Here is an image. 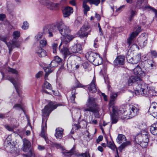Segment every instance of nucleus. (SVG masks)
Returning a JSON list of instances; mask_svg holds the SVG:
<instances>
[{
	"instance_id": "obj_1",
	"label": "nucleus",
	"mask_w": 157,
	"mask_h": 157,
	"mask_svg": "<svg viewBox=\"0 0 157 157\" xmlns=\"http://www.w3.org/2000/svg\"><path fill=\"white\" fill-rule=\"evenodd\" d=\"M128 83L129 86H136L135 93L136 95L147 96L148 85L145 83L141 78L137 76H131L129 78Z\"/></svg>"
},
{
	"instance_id": "obj_2",
	"label": "nucleus",
	"mask_w": 157,
	"mask_h": 157,
	"mask_svg": "<svg viewBox=\"0 0 157 157\" xmlns=\"http://www.w3.org/2000/svg\"><path fill=\"white\" fill-rule=\"evenodd\" d=\"M61 105V104H55L54 102L50 101L49 102L48 105L45 106L44 108L42 109V116L43 117L42 118L41 136L44 139L47 137L45 135V129L47 128L46 122L48 117L52 111L56 109L58 106Z\"/></svg>"
},
{
	"instance_id": "obj_3",
	"label": "nucleus",
	"mask_w": 157,
	"mask_h": 157,
	"mask_svg": "<svg viewBox=\"0 0 157 157\" xmlns=\"http://www.w3.org/2000/svg\"><path fill=\"white\" fill-rule=\"evenodd\" d=\"M86 105L87 108L84 109V112H91L96 117H99L100 109L99 105H98L95 98L89 96Z\"/></svg>"
},
{
	"instance_id": "obj_4",
	"label": "nucleus",
	"mask_w": 157,
	"mask_h": 157,
	"mask_svg": "<svg viewBox=\"0 0 157 157\" xmlns=\"http://www.w3.org/2000/svg\"><path fill=\"white\" fill-rule=\"evenodd\" d=\"M62 44V42L60 44L59 49L60 52L64 55L65 58L68 55L72 56L75 53H81L82 52V49L81 45L79 44H76L74 45L71 46L69 49L67 47H63L62 49H60V46Z\"/></svg>"
},
{
	"instance_id": "obj_5",
	"label": "nucleus",
	"mask_w": 157,
	"mask_h": 157,
	"mask_svg": "<svg viewBox=\"0 0 157 157\" xmlns=\"http://www.w3.org/2000/svg\"><path fill=\"white\" fill-rule=\"evenodd\" d=\"M5 79L8 80L13 83L15 88L19 96V97L21 99L22 97L21 95V94L22 91L21 90L20 87L17 84L16 80H15L13 78L10 77H6ZM21 101L22 100L21 99V100L19 101V103L15 104L13 106V108L16 110H18L21 109H22L23 112H24V109L22 108V104L21 102Z\"/></svg>"
},
{
	"instance_id": "obj_6",
	"label": "nucleus",
	"mask_w": 157,
	"mask_h": 157,
	"mask_svg": "<svg viewBox=\"0 0 157 157\" xmlns=\"http://www.w3.org/2000/svg\"><path fill=\"white\" fill-rule=\"evenodd\" d=\"M57 31L56 23L49 26H45L43 28V33L49 37H53V33Z\"/></svg>"
},
{
	"instance_id": "obj_7",
	"label": "nucleus",
	"mask_w": 157,
	"mask_h": 157,
	"mask_svg": "<svg viewBox=\"0 0 157 157\" xmlns=\"http://www.w3.org/2000/svg\"><path fill=\"white\" fill-rule=\"evenodd\" d=\"M56 26L57 29V31H59L61 35L63 36L71 32L69 27L65 25L62 21L56 22Z\"/></svg>"
},
{
	"instance_id": "obj_8",
	"label": "nucleus",
	"mask_w": 157,
	"mask_h": 157,
	"mask_svg": "<svg viewBox=\"0 0 157 157\" xmlns=\"http://www.w3.org/2000/svg\"><path fill=\"white\" fill-rule=\"evenodd\" d=\"M139 110V107L137 105H130L128 111L124 113V115H126L127 118H132L137 115Z\"/></svg>"
},
{
	"instance_id": "obj_9",
	"label": "nucleus",
	"mask_w": 157,
	"mask_h": 157,
	"mask_svg": "<svg viewBox=\"0 0 157 157\" xmlns=\"http://www.w3.org/2000/svg\"><path fill=\"white\" fill-rule=\"evenodd\" d=\"M23 151L25 152H27L29 151L28 153V155L29 157H33L34 156V153L32 150H30L31 147L30 142L26 139L24 138L23 140Z\"/></svg>"
},
{
	"instance_id": "obj_10",
	"label": "nucleus",
	"mask_w": 157,
	"mask_h": 157,
	"mask_svg": "<svg viewBox=\"0 0 157 157\" xmlns=\"http://www.w3.org/2000/svg\"><path fill=\"white\" fill-rule=\"evenodd\" d=\"M128 52L126 56V58L127 61L130 63L132 64H137L140 61L141 59V55L139 54L136 55L135 56L132 57L130 56Z\"/></svg>"
},
{
	"instance_id": "obj_11",
	"label": "nucleus",
	"mask_w": 157,
	"mask_h": 157,
	"mask_svg": "<svg viewBox=\"0 0 157 157\" xmlns=\"http://www.w3.org/2000/svg\"><path fill=\"white\" fill-rule=\"evenodd\" d=\"M112 110V113L111 114V118L112 124H116L118 121L119 111L118 107H114L111 108Z\"/></svg>"
},
{
	"instance_id": "obj_12",
	"label": "nucleus",
	"mask_w": 157,
	"mask_h": 157,
	"mask_svg": "<svg viewBox=\"0 0 157 157\" xmlns=\"http://www.w3.org/2000/svg\"><path fill=\"white\" fill-rule=\"evenodd\" d=\"M17 40H12L11 42L6 43L9 50V53H10L13 49L14 48H19L21 44V43Z\"/></svg>"
},
{
	"instance_id": "obj_13",
	"label": "nucleus",
	"mask_w": 157,
	"mask_h": 157,
	"mask_svg": "<svg viewBox=\"0 0 157 157\" xmlns=\"http://www.w3.org/2000/svg\"><path fill=\"white\" fill-rule=\"evenodd\" d=\"M125 56L123 55L118 56L113 62L115 66L123 65L124 63Z\"/></svg>"
},
{
	"instance_id": "obj_14",
	"label": "nucleus",
	"mask_w": 157,
	"mask_h": 157,
	"mask_svg": "<svg viewBox=\"0 0 157 157\" xmlns=\"http://www.w3.org/2000/svg\"><path fill=\"white\" fill-rule=\"evenodd\" d=\"M89 91L90 92L93 93H95L97 91V87L96 82V78L95 76L89 84L88 87Z\"/></svg>"
},
{
	"instance_id": "obj_15",
	"label": "nucleus",
	"mask_w": 157,
	"mask_h": 157,
	"mask_svg": "<svg viewBox=\"0 0 157 157\" xmlns=\"http://www.w3.org/2000/svg\"><path fill=\"white\" fill-rule=\"evenodd\" d=\"M5 69V70L7 71L8 72H10L14 74L17 79L19 77V75L18 71L15 69L12 68L10 67H7L6 69H4V70H1L0 71L2 75V79H3L4 78V71Z\"/></svg>"
},
{
	"instance_id": "obj_16",
	"label": "nucleus",
	"mask_w": 157,
	"mask_h": 157,
	"mask_svg": "<svg viewBox=\"0 0 157 157\" xmlns=\"http://www.w3.org/2000/svg\"><path fill=\"white\" fill-rule=\"evenodd\" d=\"M60 6L59 3H55L49 0L47 8L51 10H58Z\"/></svg>"
},
{
	"instance_id": "obj_17",
	"label": "nucleus",
	"mask_w": 157,
	"mask_h": 157,
	"mask_svg": "<svg viewBox=\"0 0 157 157\" xmlns=\"http://www.w3.org/2000/svg\"><path fill=\"white\" fill-rule=\"evenodd\" d=\"M117 97V94L112 93L110 95V100L109 103V109L110 110L111 108H113L114 107H117L114 105L115 101Z\"/></svg>"
},
{
	"instance_id": "obj_18",
	"label": "nucleus",
	"mask_w": 157,
	"mask_h": 157,
	"mask_svg": "<svg viewBox=\"0 0 157 157\" xmlns=\"http://www.w3.org/2000/svg\"><path fill=\"white\" fill-rule=\"evenodd\" d=\"M63 16L67 17L69 16L73 12V9L71 7L67 6L65 7L62 10Z\"/></svg>"
},
{
	"instance_id": "obj_19",
	"label": "nucleus",
	"mask_w": 157,
	"mask_h": 157,
	"mask_svg": "<svg viewBox=\"0 0 157 157\" xmlns=\"http://www.w3.org/2000/svg\"><path fill=\"white\" fill-rule=\"evenodd\" d=\"M97 54V53L93 52H88L86 54L85 57L88 60L92 63Z\"/></svg>"
},
{
	"instance_id": "obj_20",
	"label": "nucleus",
	"mask_w": 157,
	"mask_h": 157,
	"mask_svg": "<svg viewBox=\"0 0 157 157\" xmlns=\"http://www.w3.org/2000/svg\"><path fill=\"white\" fill-rule=\"evenodd\" d=\"M148 67L145 69V72L147 73L151 72L153 68L155 67L154 63L152 60H148L147 61Z\"/></svg>"
},
{
	"instance_id": "obj_21",
	"label": "nucleus",
	"mask_w": 157,
	"mask_h": 157,
	"mask_svg": "<svg viewBox=\"0 0 157 157\" xmlns=\"http://www.w3.org/2000/svg\"><path fill=\"white\" fill-rule=\"evenodd\" d=\"M133 72L134 75H136L135 76H137L140 78L143 76V74H144V72L141 71V68L139 65H137L133 69ZM132 76H135V75Z\"/></svg>"
},
{
	"instance_id": "obj_22",
	"label": "nucleus",
	"mask_w": 157,
	"mask_h": 157,
	"mask_svg": "<svg viewBox=\"0 0 157 157\" xmlns=\"http://www.w3.org/2000/svg\"><path fill=\"white\" fill-rule=\"evenodd\" d=\"M63 37H64V40H63V42L65 44H67L70 41L75 37V35H72L69 33H67Z\"/></svg>"
},
{
	"instance_id": "obj_23",
	"label": "nucleus",
	"mask_w": 157,
	"mask_h": 157,
	"mask_svg": "<svg viewBox=\"0 0 157 157\" xmlns=\"http://www.w3.org/2000/svg\"><path fill=\"white\" fill-rule=\"evenodd\" d=\"M36 53L38 56L40 57H44L47 55L45 51L40 47H37L36 50Z\"/></svg>"
},
{
	"instance_id": "obj_24",
	"label": "nucleus",
	"mask_w": 157,
	"mask_h": 157,
	"mask_svg": "<svg viewBox=\"0 0 157 157\" xmlns=\"http://www.w3.org/2000/svg\"><path fill=\"white\" fill-rule=\"evenodd\" d=\"M56 132L55 136L57 139H61L62 138L63 135V129L60 128H58L56 129Z\"/></svg>"
},
{
	"instance_id": "obj_25",
	"label": "nucleus",
	"mask_w": 157,
	"mask_h": 157,
	"mask_svg": "<svg viewBox=\"0 0 157 157\" xmlns=\"http://www.w3.org/2000/svg\"><path fill=\"white\" fill-rule=\"evenodd\" d=\"M95 59L92 63L95 66H98L101 64L102 63V58L101 57L99 54H97Z\"/></svg>"
},
{
	"instance_id": "obj_26",
	"label": "nucleus",
	"mask_w": 157,
	"mask_h": 157,
	"mask_svg": "<svg viewBox=\"0 0 157 157\" xmlns=\"http://www.w3.org/2000/svg\"><path fill=\"white\" fill-rule=\"evenodd\" d=\"M150 131L153 135H157V121L156 122L154 123L151 126Z\"/></svg>"
},
{
	"instance_id": "obj_27",
	"label": "nucleus",
	"mask_w": 157,
	"mask_h": 157,
	"mask_svg": "<svg viewBox=\"0 0 157 157\" xmlns=\"http://www.w3.org/2000/svg\"><path fill=\"white\" fill-rule=\"evenodd\" d=\"M126 140L125 136L123 134H118L116 139L117 142L120 144L126 141Z\"/></svg>"
},
{
	"instance_id": "obj_28",
	"label": "nucleus",
	"mask_w": 157,
	"mask_h": 157,
	"mask_svg": "<svg viewBox=\"0 0 157 157\" xmlns=\"http://www.w3.org/2000/svg\"><path fill=\"white\" fill-rule=\"evenodd\" d=\"M107 146L111 149L113 152H114L115 150L116 151V149H117L114 142L112 140L109 141V142H107Z\"/></svg>"
},
{
	"instance_id": "obj_29",
	"label": "nucleus",
	"mask_w": 157,
	"mask_h": 157,
	"mask_svg": "<svg viewBox=\"0 0 157 157\" xmlns=\"http://www.w3.org/2000/svg\"><path fill=\"white\" fill-rule=\"evenodd\" d=\"M91 31V30H90L88 32H85L83 31H80V30L79 31V36L80 38H84L85 37L86 38L88 35L90 34V33Z\"/></svg>"
},
{
	"instance_id": "obj_30",
	"label": "nucleus",
	"mask_w": 157,
	"mask_h": 157,
	"mask_svg": "<svg viewBox=\"0 0 157 157\" xmlns=\"http://www.w3.org/2000/svg\"><path fill=\"white\" fill-rule=\"evenodd\" d=\"M148 92H149L147 96L150 97L152 96L155 94L156 93L155 90V87L154 86H151L149 87V89H148Z\"/></svg>"
},
{
	"instance_id": "obj_31",
	"label": "nucleus",
	"mask_w": 157,
	"mask_h": 157,
	"mask_svg": "<svg viewBox=\"0 0 157 157\" xmlns=\"http://www.w3.org/2000/svg\"><path fill=\"white\" fill-rule=\"evenodd\" d=\"M144 9L145 10H147L149 11H153L155 13V16L157 18V10H156L149 5H146L144 6Z\"/></svg>"
},
{
	"instance_id": "obj_32",
	"label": "nucleus",
	"mask_w": 157,
	"mask_h": 157,
	"mask_svg": "<svg viewBox=\"0 0 157 157\" xmlns=\"http://www.w3.org/2000/svg\"><path fill=\"white\" fill-rule=\"evenodd\" d=\"M47 89L48 90H52V87L51 85L46 81H44L42 85V89Z\"/></svg>"
},
{
	"instance_id": "obj_33",
	"label": "nucleus",
	"mask_w": 157,
	"mask_h": 157,
	"mask_svg": "<svg viewBox=\"0 0 157 157\" xmlns=\"http://www.w3.org/2000/svg\"><path fill=\"white\" fill-rule=\"evenodd\" d=\"M75 92L76 90L75 89V88H74V89L72 90L71 95L70 98V101L72 103H75Z\"/></svg>"
},
{
	"instance_id": "obj_34",
	"label": "nucleus",
	"mask_w": 157,
	"mask_h": 157,
	"mask_svg": "<svg viewBox=\"0 0 157 157\" xmlns=\"http://www.w3.org/2000/svg\"><path fill=\"white\" fill-rule=\"evenodd\" d=\"M122 144L119 147V150L121 151L122 150L126 147L129 145L130 144V142L129 141H127L122 143Z\"/></svg>"
},
{
	"instance_id": "obj_35",
	"label": "nucleus",
	"mask_w": 157,
	"mask_h": 157,
	"mask_svg": "<svg viewBox=\"0 0 157 157\" xmlns=\"http://www.w3.org/2000/svg\"><path fill=\"white\" fill-rule=\"evenodd\" d=\"M58 65L57 63H56L55 60L53 59L52 60L51 63L49 65V66L47 68H49V69L53 70V68L54 67H56Z\"/></svg>"
},
{
	"instance_id": "obj_36",
	"label": "nucleus",
	"mask_w": 157,
	"mask_h": 157,
	"mask_svg": "<svg viewBox=\"0 0 157 157\" xmlns=\"http://www.w3.org/2000/svg\"><path fill=\"white\" fill-rule=\"evenodd\" d=\"M20 36V33L18 31H15L13 33V40H17Z\"/></svg>"
},
{
	"instance_id": "obj_37",
	"label": "nucleus",
	"mask_w": 157,
	"mask_h": 157,
	"mask_svg": "<svg viewBox=\"0 0 157 157\" xmlns=\"http://www.w3.org/2000/svg\"><path fill=\"white\" fill-rule=\"evenodd\" d=\"M142 125H143L144 128V129H143V128H140L142 130L141 131L140 133V134H141V135L143 136H144L147 135H149V133L147 131L146 128V126L145 125V124H142Z\"/></svg>"
},
{
	"instance_id": "obj_38",
	"label": "nucleus",
	"mask_w": 157,
	"mask_h": 157,
	"mask_svg": "<svg viewBox=\"0 0 157 157\" xmlns=\"http://www.w3.org/2000/svg\"><path fill=\"white\" fill-rule=\"evenodd\" d=\"M151 110V109H149L148 112L149 114L154 117H157V109H154Z\"/></svg>"
},
{
	"instance_id": "obj_39",
	"label": "nucleus",
	"mask_w": 157,
	"mask_h": 157,
	"mask_svg": "<svg viewBox=\"0 0 157 157\" xmlns=\"http://www.w3.org/2000/svg\"><path fill=\"white\" fill-rule=\"evenodd\" d=\"M45 74L44 76V78L45 80L48 79V77L49 73L53 71V70L49 69V68L45 67L44 69Z\"/></svg>"
},
{
	"instance_id": "obj_40",
	"label": "nucleus",
	"mask_w": 157,
	"mask_h": 157,
	"mask_svg": "<svg viewBox=\"0 0 157 157\" xmlns=\"http://www.w3.org/2000/svg\"><path fill=\"white\" fill-rule=\"evenodd\" d=\"M135 140L136 141L139 143L143 141V136L140 133L138 134L135 137Z\"/></svg>"
},
{
	"instance_id": "obj_41",
	"label": "nucleus",
	"mask_w": 157,
	"mask_h": 157,
	"mask_svg": "<svg viewBox=\"0 0 157 157\" xmlns=\"http://www.w3.org/2000/svg\"><path fill=\"white\" fill-rule=\"evenodd\" d=\"M87 1L86 0H84L83 2L82 7L84 8V10L89 11L90 10L89 6L87 5Z\"/></svg>"
},
{
	"instance_id": "obj_42",
	"label": "nucleus",
	"mask_w": 157,
	"mask_h": 157,
	"mask_svg": "<svg viewBox=\"0 0 157 157\" xmlns=\"http://www.w3.org/2000/svg\"><path fill=\"white\" fill-rule=\"evenodd\" d=\"M75 86L73 87L72 88V90L74 89V88H75V89L76 88H83L85 86H83L82 84H81L78 80H76L75 82Z\"/></svg>"
},
{
	"instance_id": "obj_43",
	"label": "nucleus",
	"mask_w": 157,
	"mask_h": 157,
	"mask_svg": "<svg viewBox=\"0 0 157 157\" xmlns=\"http://www.w3.org/2000/svg\"><path fill=\"white\" fill-rule=\"evenodd\" d=\"M47 44V41L45 38L41 40L40 41V46L42 47H45Z\"/></svg>"
},
{
	"instance_id": "obj_44",
	"label": "nucleus",
	"mask_w": 157,
	"mask_h": 157,
	"mask_svg": "<svg viewBox=\"0 0 157 157\" xmlns=\"http://www.w3.org/2000/svg\"><path fill=\"white\" fill-rule=\"evenodd\" d=\"M136 11L135 10H132L130 12V16L129 17V20L130 21H131L134 18V16L136 15Z\"/></svg>"
},
{
	"instance_id": "obj_45",
	"label": "nucleus",
	"mask_w": 157,
	"mask_h": 157,
	"mask_svg": "<svg viewBox=\"0 0 157 157\" xmlns=\"http://www.w3.org/2000/svg\"><path fill=\"white\" fill-rule=\"evenodd\" d=\"M135 37V36H134L132 34H131L129 37L127 39V43L129 46H130L132 44L133 39Z\"/></svg>"
},
{
	"instance_id": "obj_46",
	"label": "nucleus",
	"mask_w": 157,
	"mask_h": 157,
	"mask_svg": "<svg viewBox=\"0 0 157 157\" xmlns=\"http://www.w3.org/2000/svg\"><path fill=\"white\" fill-rule=\"evenodd\" d=\"M91 29L88 26L84 25L80 29V31H83L85 32H88Z\"/></svg>"
},
{
	"instance_id": "obj_47",
	"label": "nucleus",
	"mask_w": 157,
	"mask_h": 157,
	"mask_svg": "<svg viewBox=\"0 0 157 157\" xmlns=\"http://www.w3.org/2000/svg\"><path fill=\"white\" fill-rule=\"evenodd\" d=\"M141 31V29L140 27H138L136 30L135 32H133L131 33L132 35L136 37L139 33Z\"/></svg>"
},
{
	"instance_id": "obj_48",
	"label": "nucleus",
	"mask_w": 157,
	"mask_h": 157,
	"mask_svg": "<svg viewBox=\"0 0 157 157\" xmlns=\"http://www.w3.org/2000/svg\"><path fill=\"white\" fill-rule=\"evenodd\" d=\"M49 0H39V2L42 5L45 6L47 7Z\"/></svg>"
},
{
	"instance_id": "obj_49",
	"label": "nucleus",
	"mask_w": 157,
	"mask_h": 157,
	"mask_svg": "<svg viewBox=\"0 0 157 157\" xmlns=\"http://www.w3.org/2000/svg\"><path fill=\"white\" fill-rule=\"evenodd\" d=\"M29 27V25L27 21H25L23 22L21 28L23 29L26 30L28 29Z\"/></svg>"
},
{
	"instance_id": "obj_50",
	"label": "nucleus",
	"mask_w": 157,
	"mask_h": 157,
	"mask_svg": "<svg viewBox=\"0 0 157 157\" xmlns=\"http://www.w3.org/2000/svg\"><path fill=\"white\" fill-rule=\"evenodd\" d=\"M54 59L56 63H57L58 65L62 64V59L58 56H55Z\"/></svg>"
},
{
	"instance_id": "obj_51",
	"label": "nucleus",
	"mask_w": 157,
	"mask_h": 157,
	"mask_svg": "<svg viewBox=\"0 0 157 157\" xmlns=\"http://www.w3.org/2000/svg\"><path fill=\"white\" fill-rule=\"evenodd\" d=\"M148 142L143 141L139 143V144L142 148H145L147 146Z\"/></svg>"
},
{
	"instance_id": "obj_52",
	"label": "nucleus",
	"mask_w": 157,
	"mask_h": 157,
	"mask_svg": "<svg viewBox=\"0 0 157 157\" xmlns=\"http://www.w3.org/2000/svg\"><path fill=\"white\" fill-rule=\"evenodd\" d=\"M149 109H151V110L154 109H157V103L155 102H152L150 105Z\"/></svg>"
},
{
	"instance_id": "obj_53",
	"label": "nucleus",
	"mask_w": 157,
	"mask_h": 157,
	"mask_svg": "<svg viewBox=\"0 0 157 157\" xmlns=\"http://www.w3.org/2000/svg\"><path fill=\"white\" fill-rule=\"evenodd\" d=\"M58 44L54 43L52 44V48L53 50V53H55L56 52V50L57 49Z\"/></svg>"
},
{
	"instance_id": "obj_54",
	"label": "nucleus",
	"mask_w": 157,
	"mask_h": 157,
	"mask_svg": "<svg viewBox=\"0 0 157 157\" xmlns=\"http://www.w3.org/2000/svg\"><path fill=\"white\" fill-rule=\"evenodd\" d=\"M43 33H39L35 36V38L37 40H38L42 37Z\"/></svg>"
},
{
	"instance_id": "obj_55",
	"label": "nucleus",
	"mask_w": 157,
	"mask_h": 157,
	"mask_svg": "<svg viewBox=\"0 0 157 157\" xmlns=\"http://www.w3.org/2000/svg\"><path fill=\"white\" fill-rule=\"evenodd\" d=\"M4 127L9 131L13 132L14 130L13 128L12 127L8 124H6L4 125Z\"/></svg>"
},
{
	"instance_id": "obj_56",
	"label": "nucleus",
	"mask_w": 157,
	"mask_h": 157,
	"mask_svg": "<svg viewBox=\"0 0 157 157\" xmlns=\"http://www.w3.org/2000/svg\"><path fill=\"white\" fill-rule=\"evenodd\" d=\"M144 0H136L137 6H140L144 2Z\"/></svg>"
},
{
	"instance_id": "obj_57",
	"label": "nucleus",
	"mask_w": 157,
	"mask_h": 157,
	"mask_svg": "<svg viewBox=\"0 0 157 157\" xmlns=\"http://www.w3.org/2000/svg\"><path fill=\"white\" fill-rule=\"evenodd\" d=\"M151 53L153 57L155 58L157 57V53L155 51H151Z\"/></svg>"
},
{
	"instance_id": "obj_58",
	"label": "nucleus",
	"mask_w": 157,
	"mask_h": 157,
	"mask_svg": "<svg viewBox=\"0 0 157 157\" xmlns=\"http://www.w3.org/2000/svg\"><path fill=\"white\" fill-rule=\"evenodd\" d=\"M82 66L84 69H86L89 67V64L88 62H86L82 63Z\"/></svg>"
},
{
	"instance_id": "obj_59",
	"label": "nucleus",
	"mask_w": 157,
	"mask_h": 157,
	"mask_svg": "<svg viewBox=\"0 0 157 157\" xmlns=\"http://www.w3.org/2000/svg\"><path fill=\"white\" fill-rule=\"evenodd\" d=\"M149 135H147L144 136H143V141L145 142L149 141Z\"/></svg>"
},
{
	"instance_id": "obj_60",
	"label": "nucleus",
	"mask_w": 157,
	"mask_h": 157,
	"mask_svg": "<svg viewBox=\"0 0 157 157\" xmlns=\"http://www.w3.org/2000/svg\"><path fill=\"white\" fill-rule=\"evenodd\" d=\"M11 135H9L6 138L5 142H7L8 144H9V143L11 144Z\"/></svg>"
},
{
	"instance_id": "obj_61",
	"label": "nucleus",
	"mask_w": 157,
	"mask_h": 157,
	"mask_svg": "<svg viewBox=\"0 0 157 157\" xmlns=\"http://www.w3.org/2000/svg\"><path fill=\"white\" fill-rule=\"evenodd\" d=\"M103 138V136L102 135L99 136L96 140V142L97 143H98L100 142L101 141Z\"/></svg>"
},
{
	"instance_id": "obj_62",
	"label": "nucleus",
	"mask_w": 157,
	"mask_h": 157,
	"mask_svg": "<svg viewBox=\"0 0 157 157\" xmlns=\"http://www.w3.org/2000/svg\"><path fill=\"white\" fill-rule=\"evenodd\" d=\"M6 37L5 36H0V40L5 42L6 44L7 43H8L6 41Z\"/></svg>"
},
{
	"instance_id": "obj_63",
	"label": "nucleus",
	"mask_w": 157,
	"mask_h": 157,
	"mask_svg": "<svg viewBox=\"0 0 157 157\" xmlns=\"http://www.w3.org/2000/svg\"><path fill=\"white\" fill-rule=\"evenodd\" d=\"M98 40L97 38L95 39L94 40V46L95 48H97L98 46Z\"/></svg>"
},
{
	"instance_id": "obj_64",
	"label": "nucleus",
	"mask_w": 157,
	"mask_h": 157,
	"mask_svg": "<svg viewBox=\"0 0 157 157\" xmlns=\"http://www.w3.org/2000/svg\"><path fill=\"white\" fill-rule=\"evenodd\" d=\"M53 146L57 148H61L62 146L60 144L54 143L53 144Z\"/></svg>"
}]
</instances>
